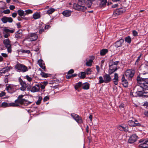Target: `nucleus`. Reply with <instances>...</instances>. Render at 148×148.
I'll return each mask as SVG.
<instances>
[{
  "mask_svg": "<svg viewBox=\"0 0 148 148\" xmlns=\"http://www.w3.org/2000/svg\"><path fill=\"white\" fill-rule=\"evenodd\" d=\"M15 68L18 70L19 72H25L28 71V69L27 66L19 63L16 65Z\"/></svg>",
  "mask_w": 148,
  "mask_h": 148,
  "instance_id": "39448f33",
  "label": "nucleus"
},
{
  "mask_svg": "<svg viewBox=\"0 0 148 148\" xmlns=\"http://www.w3.org/2000/svg\"><path fill=\"white\" fill-rule=\"evenodd\" d=\"M90 86V84L86 82L83 84L82 88L84 90H87L89 89Z\"/></svg>",
  "mask_w": 148,
  "mask_h": 148,
  "instance_id": "bb28decb",
  "label": "nucleus"
},
{
  "mask_svg": "<svg viewBox=\"0 0 148 148\" xmlns=\"http://www.w3.org/2000/svg\"><path fill=\"white\" fill-rule=\"evenodd\" d=\"M71 115L78 123L81 124L83 123L82 117L74 113H72Z\"/></svg>",
  "mask_w": 148,
  "mask_h": 148,
  "instance_id": "9d476101",
  "label": "nucleus"
},
{
  "mask_svg": "<svg viewBox=\"0 0 148 148\" xmlns=\"http://www.w3.org/2000/svg\"><path fill=\"white\" fill-rule=\"evenodd\" d=\"M44 24L42 22H41L39 24V26L38 27V29H42L44 28Z\"/></svg>",
  "mask_w": 148,
  "mask_h": 148,
  "instance_id": "37998d69",
  "label": "nucleus"
},
{
  "mask_svg": "<svg viewBox=\"0 0 148 148\" xmlns=\"http://www.w3.org/2000/svg\"><path fill=\"white\" fill-rule=\"evenodd\" d=\"M74 72V71L73 69H71L68 72V74H72Z\"/></svg>",
  "mask_w": 148,
  "mask_h": 148,
  "instance_id": "e2e57ef3",
  "label": "nucleus"
},
{
  "mask_svg": "<svg viewBox=\"0 0 148 148\" xmlns=\"http://www.w3.org/2000/svg\"><path fill=\"white\" fill-rule=\"evenodd\" d=\"M122 84L125 87H127L128 86V83L125 78L124 75H123L121 78Z\"/></svg>",
  "mask_w": 148,
  "mask_h": 148,
  "instance_id": "dca6fc26",
  "label": "nucleus"
},
{
  "mask_svg": "<svg viewBox=\"0 0 148 148\" xmlns=\"http://www.w3.org/2000/svg\"><path fill=\"white\" fill-rule=\"evenodd\" d=\"M128 125L132 127H135V123L134 120H129L127 122Z\"/></svg>",
  "mask_w": 148,
  "mask_h": 148,
  "instance_id": "473e14b6",
  "label": "nucleus"
},
{
  "mask_svg": "<svg viewBox=\"0 0 148 148\" xmlns=\"http://www.w3.org/2000/svg\"><path fill=\"white\" fill-rule=\"evenodd\" d=\"M99 84H101L104 82V79H103V78L102 76H100L99 77Z\"/></svg>",
  "mask_w": 148,
  "mask_h": 148,
  "instance_id": "de8ad7c7",
  "label": "nucleus"
},
{
  "mask_svg": "<svg viewBox=\"0 0 148 148\" xmlns=\"http://www.w3.org/2000/svg\"><path fill=\"white\" fill-rule=\"evenodd\" d=\"M139 147L142 148H148V140L145 141L144 143L140 144Z\"/></svg>",
  "mask_w": 148,
  "mask_h": 148,
  "instance_id": "393cba45",
  "label": "nucleus"
},
{
  "mask_svg": "<svg viewBox=\"0 0 148 148\" xmlns=\"http://www.w3.org/2000/svg\"><path fill=\"white\" fill-rule=\"evenodd\" d=\"M125 41L128 44H130L132 41V38L130 36H128L125 38Z\"/></svg>",
  "mask_w": 148,
  "mask_h": 148,
  "instance_id": "f704fd0d",
  "label": "nucleus"
},
{
  "mask_svg": "<svg viewBox=\"0 0 148 148\" xmlns=\"http://www.w3.org/2000/svg\"><path fill=\"white\" fill-rule=\"evenodd\" d=\"M21 86L20 87V89L21 90L24 91L25 90L26 88V84L23 81H22L20 83Z\"/></svg>",
  "mask_w": 148,
  "mask_h": 148,
  "instance_id": "b1692460",
  "label": "nucleus"
},
{
  "mask_svg": "<svg viewBox=\"0 0 148 148\" xmlns=\"http://www.w3.org/2000/svg\"><path fill=\"white\" fill-rule=\"evenodd\" d=\"M17 13L18 14V15L20 17H21L23 16V14H24V11L21 9L18 10L17 11Z\"/></svg>",
  "mask_w": 148,
  "mask_h": 148,
  "instance_id": "58836bf2",
  "label": "nucleus"
},
{
  "mask_svg": "<svg viewBox=\"0 0 148 148\" xmlns=\"http://www.w3.org/2000/svg\"><path fill=\"white\" fill-rule=\"evenodd\" d=\"M133 35L135 36H138V33L136 30H133L132 33Z\"/></svg>",
  "mask_w": 148,
  "mask_h": 148,
  "instance_id": "864d4df0",
  "label": "nucleus"
},
{
  "mask_svg": "<svg viewBox=\"0 0 148 148\" xmlns=\"http://www.w3.org/2000/svg\"><path fill=\"white\" fill-rule=\"evenodd\" d=\"M123 131L125 132H127L128 131V128L127 126H125V127H123Z\"/></svg>",
  "mask_w": 148,
  "mask_h": 148,
  "instance_id": "4d7b16f0",
  "label": "nucleus"
},
{
  "mask_svg": "<svg viewBox=\"0 0 148 148\" xmlns=\"http://www.w3.org/2000/svg\"><path fill=\"white\" fill-rule=\"evenodd\" d=\"M95 58V57L93 56H92L91 57V58L88 61H87L86 62V65L88 66H91L92 64V62L93 61V60Z\"/></svg>",
  "mask_w": 148,
  "mask_h": 148,
  "instance_id": "aec40b11",
  "label": "nucleus"
},
{
  "mask_svg": "<svg viewBox=\"0 0 148 148\" xmlns=\"http://www.w3.org/2000/svg\"><path fill=\"white\" fill-rule=\"evenodd\" d=\"M113 81L114 84L115 85L118 84V82L119 81L118 74L117 73H115L114 75V77L113 79Z\"/></svg>",
  "mask_w": 148,
  "mask_h": 148,
  "instance_id": "5701e85b",
  "label": "nucleus"
},
{
  "mask_svg": "<svg viewBox=\"0 0 148 148\" xmlns=\"http://www.w3.org/2000/svg\"><path fill=\"white\" fill-rule=\"evenodd\" d=\"M109 66L108 73L109 74H112L118 69L117 65H113L112 67H111V66Z\"/></svg>",
  "mask_w": 148,
  "mask_h": 148,
  "instance_id": "ddd939ff",
  "label": "nucleus"
},
{
  "mask_svg": "<svg viewBox=\"0 0 148 148\" xmlns=\"http://www.w3.org/2000/svg\"><path fill=\"white\" fill-rule=\"evenodd\" d=\"M42 99V98L40 96L39 97L38 99L36 102L37 105H39L41 103V101Z\"/></svg>",
  "mask_w": 148,
  "mask_h": 148,
  "instance_id": "a18cd8bd",
  "label": "nucleus"
},
{
  "mask_svg": "<svg viewBox=\"0 0 148 148\" xmlns=\"http://www.w3.org/2000/svg\"><path fill=\"white\" fill-rule=\"evenodd\" d=\"M119 62V61L114 62L112 60H111L109 63V66H111V67H112L113 65H118Z\"/></svg>",
  "mask_w": 148,
  "mask_h": 148,
  "instance_id": "cd10ccee",
  "label": "nucleus"
},
{
  "mask_svg": "<svg viewBox=\"0 0 148 148\" xmlns=\"http://www.w3.org/2000/svg\"><path fill=\"white\" fill-rule=\"evenodd\" d=\"M55 11V9L53 8H51L47 10L46 13L48 14H50L53 12Z\"/></svg>",
  "mask_w": 148,
  "mask_h": 148,
  "instance_id": "4c0bfd02",
  "label": "nucleus"
},
{
  "mask_svg": "<svg viewBox=\"0 0 148 148\" xmlns=\"http://www.w3.org/2000/svg\"><path fill=\"white\" fill-rule=\"evenodd\" d=\"M123 126H122L119 125L118 127L117 128L119 130L121 131H123Z\"/></svg>",
  "mask_w": 148,
  "mask_h": 148,
  "instance_id": "680f3d73",
  "label": "nucleus"
},
{
  "mask_svg": "<svg viewBox=\"0 0 148 148\" xmlns=\"http://www.w3.org/2000/svg\"><path fill=\"white\" fill-rule=\"evenodd\" d=\"M38 63L40 67L45 70V66L43 61L42 60L40 59L38 61Z\"/></svg>",
  "mask_w": 148,
  "mask_h": 148,
  "instance_id": "412c9836",
  "label": "nucleus"
},
{
  "mask_svg": "<svg viewBox=\"0 0 148 148\" xmlns=\"http://www.w3.org/2000/svg\"><path fill=\"white\" fill-rule=\"evenodd\" d=\"M3 12L5 14H8L10 13V11L9 9H7L3 10Z\"/></svg>",
  "mask_w": 148,
  "mask_h": 148,
  "instance_id": "603ef678",
  "label": "nucleus"
},
{
  "mask_svg": "<svg viewBox=\"0 0 148 148\" xmlns=\"http://www.w3.org/2000/svg\"><path fill=\"white\" fill-rule=\"evenodd\" d=\"M13 21V19L10 17H7V22L12 23Z\"/></svg>",
  "mask_w": 148,
  "mask_h": 148,
  "instance_id": "8fccbe9b",
  "label": "nucleus"
},
{
  "mask_svg": "<svg viewBox=\"0 0 148 148\" xmlns=\"http://www.w3.org/2000/svg\"><path fill=\"white\" fill-rule=\"evenodd\" d=\"M40 75L43 77L47 78L50 76V75L48 73H45L41 71Z\"/></svg>",
  "mask_w": 148,
  "mask_h": 148,
  "instance_id": "2f4dec72",
  "label": "nucleus"
},
{
  "mask_svg": "<svg viewBox=\"0 0 148 148\" xmlns=\"http://www.w3.org/2000/svg\"><path fill=\"white\" fill-rule=\"evenodd\" d=\"M143 105L144 106H146L147 107H148V102H145L143 104Z\"/></svg>",
  "mask_w": 148,
  "mask_h": 148,
  "instance_id": "774afa93",
  "label": "nucleus"
},
{
  "mask_svg": "<svg viewBox=\"0 0 148 148\" xmlns=\"http://www.w3.org/2000/svg\"><path fill=\"white\" fill-rule=\"evenodd\" d=\"M10 28L9 27H4L3 29V33H13L15 32V30L14 29H10Z\"/></svg>",
  "mask_w": 148,
  "mask_h": 148,
  "instance_id": "f3484780",
  "label": "nucleus"
},
{
  "mask_svg": "<svg viewBox=\"0 0 148 148\" xmlns=\"http://www.w3.org/2000/svg\"><path fill=\"white\" fill-rule=\"evenodd\" d=\"M92 71L91 68H88L85 71L86 74L87 75H90L91 74V72Z\"/></svg>",
  "mask_w": 148,
  "mask_h": 148,
  "instance_id": "79ce46f5",
  "label": "nucleus"
},
{
  "mask_svg": "<svg viewBox=\"0 0 148 148\" xmlns=\"http://www.w3.org/2000/svg\"><path fill=\"white\" fill-rule=\"evenodd\" d=\"M51 27V26L49 25H47L45 26L44 25V28L45 30L48 29L49 27Z\"/></svg>",
  "mask_w": 148,
  "mask_h": 148,
  "instance_id": "69168bd1",
  "label": "nucleus"
},
{
  "mask_svg": "<svg viewBox=\"0 0 148 148\" xmlns=\"http://www.w3.org/2000/svg\"><path fill=\"white\" fill-rule=\"evenodd\" d=\"M78 3L82 5L85 4L88 8H90L92 5V3L90 0H78Z\"/></svg>",
  "mask_w": 148,
  "mask_h": 148,
  "instance_id": "6e6552de",
  "label": "nucleus"
},
{
  "mask_svg": "<svg viewBox=\"0 0 148 148\" xmlns=\"http://www.w3.org/2000/svg\"><path fill=\"white\" fill-rule=\"evenodd\" d=\"M135 73L134 70L132 69H127L125 72L126 77L127 79L130 81L132 80Z\"/></svg>",
  "mask_w": 148,
  "mask_h": 148,
  "instance_id": "20e7f679",
  "label": "nucleus"
},
{
  "mask_svg": "<svg viewBox=\"0 0 148 148\" xmlns=\"http://www.w3.org/2000/svg\"><path fill=\"white\" fill-rule=\"evenodd\" d=\"M138 138V136L136 134H132L130 136L128 140V143L130 144H133L136 142Z\"/></svg>",
  "mask_w": 148,
  "mask_h": 148,
  "instance_id": "9b49d317",
  "label": "nucleus"
},
{
  "mask_svg": "<svg viewBox=\"0 0 148 148\" xmlns=\"http://www.w3.org/2000/svg\"><path fill=\"white\" fill-rule=\"evenodd\" d=\"M8 104L9 103H8L6 102H4L2 103L1 105L3 107H8Z\"/></svg>",
  "mask_w": 148,
  "mask_h": 148,
  "instance_id": "09e8293b",
  "label": "nucleus"
},
{
  "mask_svg": "<svg viewBox=\"0 0 148 148\" xmlns=\"http://www.w3.org/2000/svg\"><path fill=\"white\" fill-rule=\"evenodd\" d=\"M20 106L19 104H18L17 103H9L8 107L13 106V107H18Z\"/></svg>",
  "mask_w": 148,
  "mask_h": 148,
  "instance_id": "72a5a7b5",
  "label": "nucleus"
},
{
  "mask_svg": "<svg viewBox=\"0 0 148 148\" xmlns=\"http://www.w3.org/2000/svg\"><path fill=\"white\" fill-rule=\"evenodd\" d=\"M71 11L69 10H64L62 13L63 15L66 17H68L71 16Z\"/></svg>",
  "mask_w": 148,
  "mask_h": 148,
  "instance_id": "4be33fe9",
  "label": "nucleus"
},
{
  "mask_svg": "<svg viewBox=\"0 0 148 148\" xmlns=\"http://www.w3.org/2000/svg\"><path fill=\"white\" fill-rule=\"evenodd\" d=\"M5 92H2L1 93H0V97H3V96L5 95Z\"/></svg>",
  "mask_w": 148,
  "mask_h": 148,
  "instance_id": "0e129e2a",
  "label": "nucleus"
},
{
  "mask_svg": "<svg viewBox=\"0 0 148 148\" xmlns=\"http://www.w3.org/2000/svg\"><path fill=\"white\" fill-rule=\"evenodd\" d=\"M49 97L48 96L45 97L43 99L44 101H46L49 100Z\"/></svg>",
  "mask_w": 148,
  "mask_h": 148,
  "instance_id": "052dcab7",
  "label": "nucleus"
},
{
  "mask_svg": "<svg viewBox=\"0 0 148 148\" xmlns=\"http://www.w3.org/2000/svg\"><path fill=\"white\" fill-rule=\"evenodd\" d=\"M82 83L81 82H79L77 83L75 86V89L76 90H77L78 88L82 86Z\"/></svg>",
  "mask_w": 148,
  "mask_h": 148,
  "instance_id": "e433bc0d",
  "label": "nucleus"
},
{
  "mask_svg": "<svg viewBox=\"0 0 148 148\" xmlns=\"http://www.w3.org/2000/svg\"><path fill=\"white\" fill-rule=\"evenodd\" d=\"M134 120V121L135 123V127H136L137 126H140L141 125V124L138 123V121L136 120L134 118H132Z\"/></svg>",
  "mask_w": 148,
  "mask_h": 148,
  "instance_id": "ea45409f",
  "label": "nucleus"
},
{
  "mask_svg": "<svg viewBox=\"0 0 148 148\" xmlns=\"http://www.w3.org/2000/svg\"><path fill=\"white\" fill-rule=\"evenodd\" d=\"M125 11V9L122 8L116 9L113 12V16H117L123 13Z\"/></svg>",
  "mask_w": 148,
  "mask_h": 148,
  "instance_id": "1a4fd4ad",
  "label": "nucleus"
},
{
  "mask_svg": "<svg viewBox=\"0 0 148 148\" xmlns=\"http://www.w3.org/2000/svg\"><path fill=\"white\" fill-rule=\"evenodd\" d=\"M15 37L18 39H21L22 38L23 35L22 32L18 31L16 32L15 34Z\"/></svg>",
  "mask_w": 148,
  "mask_h": 148,
  "instance_id": "a878e982",
  "label": "nucleus"
},
{
  "mask_svg": "<svg viewBox=\"0 0 148 148\" xmlns=\"http://www.w3.org/2000/svg\"><path fill=\"white\" fill-rule=\"evenodd\" d=\"M80 73L81 76L80 78L82 79L86 77V74L85 72H80Z\"/></svg>",
  "mask_w": 148,
  "mask_h": 148,
  "instance_id": "c03bdc74",
  "label": "nucleus"
},
{
  "mask_svg": "<svg viewBox=\"0 0 148 148\" xmlns=\"http://www.w3.org/2000/svg\"><path fill=\"white\" fill-rule=\"evenodd\" d=\"M124 42V40L122 38L120 39L119 40L116 41L115 43V46L116 48L122 46Z\"/></svg>",
  "mask_w": 148,
  "mask_h": 148,
  "instance_id": "6ab92c4d",
  "label": "nucleus"
},
{
  "mask_svg": "<svg viewBox=\"0 0 148 148\" xmlns=\"http://www.w3.org/2000/svg\"><path fill=\"white\" fill-rule=\"evenodd\" d=\"M142 55L140 54V56L138 57V58L136 60V62L135 63V65H138V62L140 61V58L141 56Z\"/></svg>",
  "mask_w": 148,
  "mask_h": 148,
  "instance_id": "49530a36",
  "label": "nucleus"
},
{
  "mask_svg": "<svg viewBox=\"0 0 148 148\" xmlns=\"http://www.w3.org/2000/svg\"><path fill=\"white\" fill-rule=\"evenodd\" d=\"M136 80L138 85L136 87H139L142 90H148V78H143L138 76Z\"/></svg>",
  "mask_w": 148,
  "mask_h": 148,
  "instance_id": "f257e3e1",
  "label": "nucleus"
},
{
  "mask_svg": "<svg viewBox=\"0 0 148 148\" xmlns=\"http://www.w3.org/2000/svg\"><path fill=\"white\" fill-rule=\"evenodd\" d=\"M136 94L137 95H136L135 96H139L140 97H144V94L143 93V90L142 91H140L138 90H137Z\"/></svg>",
  "mask_w": 148,
  "mask_h": 148,
  "instance_id": "c756f323",
  "label": "nucleus"
},
{
  "mask_svg": "<svg viewBox=\"0 0 148 148\" xmlns=\"http://www.w3.org/2000/svg\"><path fill=\"white\" fill-rule=\"evenodd\" d=\"M3 44L7 49L8 51L10 53L12 52L11 44V41L9 38H7L3 40Z\"/></svg>",
  "mask_w": 148,
  "mask_h": 148,
  "instance_id": "423d86ee",
  "label": "nucleus"
},
{
  "mask_svg": "<svg viewBox=\"0 0 148 148\" xmlns=\"http://www.w3.org/2000/svg\"><path fill=\"white\" fill-rule=\"evenodd\" d=\"M108 52V50L107 49H103L100 51V54L101 56H103L106 55Z\"/></svg>",
  "mask_w": 148,
  "mask_h": 148,
  "instance_id": "7c9ffc66",
  "label": "nucleus"
},
{
  "mask_svg": "<svg viewBox=\"0 0 148 148\" xmlns=\"http://www.w3.org/2000/svg\"><path fill=\"white\" fill-rule=\"evenodd\" d=\"M45 29L44 28L40 29L39 31V33L40 34H42L43 32L45 31Z\"/></svg>",
  "mask_w": 148,
  "mask_h": 148,
  "instance_id": "bf43d9fd",
  "label": "nucleus"
},
{
  "mask_svg": "<svg viewBox=\"0 0 148 148\" xmlns=\"http://www.w3.org/2000/svg\"><path fill=\"white\" fill-rule=\"evenodd\" d=\"M73 8L75 10L80 11L84 12L86 10V8L84 6L77 3H74L73 5Z\"/></svg>",
  "mask_w": 148,
  "mask_h": 148,
  "instance_id": "0eeeda50",
  "label": "nucleus"
},
{
  "mask_svg": "<svg viewBox=\"0 0 148 148\" xmlns=\"http://www.w3.org/2000/svg\"><path fill=\"white\" fill-rule=\"evenodd\" d=\"M10 67L7 66L3 68L0 70V75H2L3 74H5L8 72L10 70Z\"/></svg>",
  "mask_w": 148,
  "mask_h": 148,
  "instance_id": "2eb2a0df",
  "label": "nucleus"
},
{
  "mask_svg": "<svg viewBox=\"0 0 148 148\" xmlns=\"http://www.w3.org/2000/svg\"><path fill=\"white\" fill-rule=\"evenodd\" d=\"M33 18L34 19H36L40 18L41 15L40 12H36L33 15Z\"/></svg>",
  "mask_w": 148,
  "mask_h": 148,
  "instance_id": "c85d7f7f",
  "label": "nucleus"
},
{
  "mask_svg": "<svg viewBox=\"0 0 148 148\" xmlns=\"http://www.w3.org/2000/svg\"><path fill=\"white\" fill-rule=\"evenodd\" d=\"M7 17L4 16L1 19V20L3 23H7Z\"/></svg>",
  "mask_w": 148,
  "mask_h": 148,
  "instance_id": "a19ab883",
  "label": "nucleus"
},
{
  "mask_svg": "<svg viewBox=\"0 0 148 148\" xmlns=\"http://www.w3.org/2000/svg\"><path fill=\"white\" fill-rule=\"evenodd\" d=\"M112 74H105L103 76V78L104 80V83H108L110 82L112 80V78L110 76V75Z\"/></svg>",
  "mask_w": 148,
  "mask_h": 148,
  "instance_id": "f8f14e48",
  "label": "nucleus"
},
{
  "mask_svg": "<svg viewBox=\"0 0 148 148\" xmlns=\"http://www.w3.org/2000/svg\"><path fill=\"white\" fill-rule=\"evenodd\" d=\"M6 89L8 92L12 94L15 92L17 90L19 89L18 85H15L11 84H6Z\"/></svg>",
  "mask_w": 148,
  "mask_h": 148,
  "instance_id": "f03ea898",
  "label": "nucleus"
},
{
  "mask_svg": "<svg viewBox=\"0 0 148 148\" xmlns=\"http://www.w3.org/2000/svg\"><path fill=\"white\" fill-rule=\"evenodd\" d=\"M25 12H26L28 14H31L33 12V11L32 10L30 9H28L26 10Z\"/></svg>",
  "mask_w": 148,
  "mask_h": 148,
  "instance_id": "6e6d98bb",
  "label": "nucleus"
},
{
  "mask_svg": "<svg viewBox=\"0 0 148 148\" xmlns=\"http://www.w3.org/2000/svg\"><path fill=\"white\" fill-rule=\"evenodd\" d=\"M25 78L29 82H30L32 81V78L29 77L28 75H27L25 76Z\"/></svg>",
  "mask_w": 148,
  "mask_h": 148,
  "instance_id": "3c124183",
  "label": "nucleus"
},
{
  "mask_svg": "<svg viewBox=\"0 0 148 148\" xmlns=\"http://www.w3.org/2000/svg\"><path fill=\"white\" fill-rule=\"evenodd\" d=\"M4 35V37L5 38H7L10 36V33H3Z\"/></svg>",
  "mask_w": 148,
  "mask_h": 148,
  "instance_id": "5fc2aeb1",
  "label": "nucleus"
},
{
  "mask_svg": "<svg viewBox=\"0 0 148 148\" xmlns=\"http://www.w3.org/2000/svg\"><path fill=\"white\" fill-rule=\"evenodd\" d=\"M38 38V36L35 33H31L29 36V39L31 41H34L37 40Z\"/></svg>",
  "mask_w": 148,
  "mask_h": 148,
  "instance_id": "a211bd4d",
  "label": "nucleus"
},
{
  "mask_svg": "<svg viewBox=\"0 0 148 148\" xmlns=\"http://www.w3.org/2000/svg\"><path fill=\"white\" fill-rule=\"evenodd\" d=\"M10 9L11 10H13L15 8V7L13 5H10L9 7Z\"/></svg>",
  "mask_w": 148,
  "mask_h": 148,
  "instance_id": "338daca9",
  "label": "nucleus"
},
{
  "mask_svg": "<svg viewBox=\"0 0 148 148\" xmlns=\"http://www.w3.org/2000/svg\"><path fill=\"white\" fill-rule=\"evenodd\" d=\"M24 96L22 95H19L17 99L15 100V102L17 103L18 104H23L25 106H27L29 104H31L32 103L31 102L23 98Z\"/></svg>",
  "mask_w": 148,
  "mask_h": 148,
  "instance_id": "7ed1b4c3",
  "label": "nucleus"
},
{
  "mask_svg": "<svg viewBox=\"0 0 148 148\" xmlns=\"http://www.w3.org/2000/svg\"><path fill=\"white\" fill-rule=\"evenodd\" d=\"M40 89V85L39 84H36L35 85V86H33L30 90L32 92H34L39 91Z\"/></svg>",
  "mask_w": 148,
  "mask_h": 148,
  "instance_id": "4468645a",
  "label": "nucleus"
},
{
  "mask_svg": "<svg viewBox=\"0 0 148 148\" xmlns=\"http://www.w3.org/2000/svg\"><path fill=\"white\" fill-rule=\"evenodd\" d=\"M18 51L21 52L23 53L29 54L31 53L30 51L28 50L20 49Z\"/></svg>",
  "mask_w": 148,
  "mask_h": 148,
  "instance_id": "c9c22d12",
  "label": "nucleus"
},
{
  "mask_svg": "<svg viewBox=\"0 0 148 148\" xmlns=\"http://www.w3.org/2000/svg\"><path fill=\"white\" fill-rule=\"evenodd\" d=\"M124 104L123 103H121L119 106V108L123 110L124 109Z\"/></svg>",
  "mask_w": 148,
  "mask_h": 148,
  "instance_id": "13d9d810",
  "label": "nucleus"
}]
</instances>
